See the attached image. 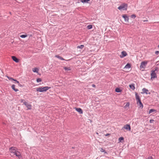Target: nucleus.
Returning a JSON list of instances; mask_svg holds the SVG:
<instances>
[{
	"mask_svg": "<svg viewBox=\"0 0 159 159\" xmlns=\"http://www.w3.org/2000/svg\"><path fill=\"white\" fill-rule=\"evenodd\" d=\"M158 70V68L157 67H156L155 68V69L154 70H155V71H157Z\"/></svg>",
	"mask_w": 159,
	"mask_h": 159,
	"instance_id": "nucleus-37",
	"label": "nucleus"
},
{
	"mask_svg": "<svg viewBox=\"0 0 159 159\" xmlns=\"http://www.w3.org/2000/svg\"><path fill=\"white\" fill-rule=\"evenodd\" d=\"M75 109L80 114H82L83 113V110L81 108L75 107Z\"/></svg>",
	"mask_w": 159,
	"mask_h": 159,
	"instance_id": "nucleus-10",
	"label": "nucleus"
},
{
	"mask_svg": "<svg viewBox=\"0 0 159 159\" xmlns=\"http://www.w3.org/2000/svg\"><path fill=\"white\" fill-rule=\"evenodd\" d=\"M14 81H16L18 84H19V82L16 79H14Z\"/></svg>",
	"mask_w": 159,
	"mask_h": 159,
	"instance_id": "nucleus-36",
	"label": "nucleus"
},
{
	"mask_svg": "<svg viewBox=\"0 0 159 159\" xmlns=\"http://www.w3.org/2000/svg\"><path fill=\"white\" fill-rule=\"evenodd\" d=\"M27 35L26 34H22L20 36V37L22 38H25L27 37Z\"/></svg>",
	"mask_w": 159,
	"mask_h": 159,
	"instance_id": "nucleus-26",
	"label": "nucleus"
},
{
	"mask_svg": "<svg viewBox=\"0 0 159 159\" xmlns=\"http://www.w3.org/2000/svg\"><path fill=\"white\" fill-rule=\"evenodd\" d=\"M152 157H148V159H152Z\"/></svg>",
	"mask_w": 159,
	"mask_h": 159,
	"instance_id": "nucleus-40",
	"label": "nucleus"
},
{
	"mask_svg": "<svg viewBox=\"0 0 159 159\" xmlns=\"http://www.w3.org/2000/svg\"><path fill=\"white\" fill-rule=\"evenodd\" d=\"M39 69L38 68H35L33 69V71L34 72L37 73L38 72Z\"/></svg>",
	"mask_w": 159,
	"mask_h": 159,
	"instance_id": "nucleus-23",
	"label": "nucleus"
},
{
	"mask_svg": "<svg viewBox=\"0 0 159 159\" xmlns=\"http://www.w3.org/2000/svg\"><path fill=\"white\" fill-rule=\"evenodd\" d=\"M157 111L156 110L152 109L150 110L149 111V114H150L151 113L153 112H156Z\"/></svg>",
	"mask_w": 159,
	"mask_h": 159,
	"instance_id": "nucleus-19",
	"label": "nucleus"
},
{
	"mask_svg": "<svg viewBox=\"0 0 159 159\" xmlns=\"http://www.w3.org/2000/svg\"><path fill=\"white\" fill-rule=\"evenodd\" d=\"M55 57L61 60H66L62 57L59 56L58 55H56Z\"/></svg>",
	"mask_w": 159,
	"mask_h": 159,
	"instance_id": "nucleus-16",
	"label": "nucleus"
},
{
	"mask_svg": "<svg viewBox=\"0 0 159 159\" xmlns=\"http://www.w3.org/2000/svg\"><path fill=\"white\" fill-rule=\"evenodd\" d=\"M137 100V104L138 103H139L141 102V100L140 98L139 99H138Z\"/></svg>",
	"mask_w": 159,
	"mask_h": 159,
	"instance_id": "nucleus-32",
	"label": "nucleus"
},
{
	"mask_svg": "<svg viewBox=\"0 0 159 159\" xmlns=\"http://www.w3.org/2000/svg\"><path fill=\"white\" fill-rule=\"evenodd\" d=\"M131 66L130 64L129 63H128L125 66L124 68H129L131 67Z\"/></svg>",
	"mask_w": 159,
	"mask_h": 159,
	"instance_id": "nucleus-15",
	"label": "nucleus"
},
{
	"mask_svg": "<svg viewBox=\"0 0 159 159\" xmlns=\"http://www.w3.org/2000/svg\"><path fill=\"white\" fill-rule=\"evenodd\" d=\"M92 86L93 87H96V85L94 84H93L92 85Z\"/></svg>",
	"mask_w": 159,
	"mask_h": 159,
	"instance_id": "nucleus-43",
	"label": "nucleus"
},
{
	"mask_svg": "<svg viewBox=\"0 0 159 159\" xmlns=\"http://www.w3.org/2000/svg\"><path fill=\"white\" fill-rule=\"evenodd\" d=\"M129 86L130 88L133 90H134L135 89L134 84H130Z\"/></svg>",
	"mask_w": 159,
	"mask_h": 159,
	"instance_id": "nucleus-13",
	"label": "nucleus"
},
{
	"mask_svg": "<svg viewBox=\"0 0 159 159\" xmlns=\"http://www.w3.org/2000/svg\"><path fill=\"white\" fill-rule=\"evenodd\" d=\"M84 47V46L83 45H80V46H78L77 47V48H81V49H82V48H83Z\"/></svg>",
	"mask_w": 159,
	"mask_h": 159,
	"instance_id": "nucleus-28",
	"label": "nucleus"
},
{
	"mask_svg": "<svg viewBox=\"0 0 159 159\" xmlns=\"http://www.w3.org/2000/svg\"><path fill=\"white\" fill-rule=\"evenodd\" d=\"M90 0H81V1L82 2L84 3L88 2Z\"/></svg>",
	"mask_w": 159,
	"mask_h": 159,
	"instance_id": "nucleus-24",
	"label": "nucleus"
},
{
	"mask_svg": "<svg viewBox=\"0 0 159 159\" xmlns=\"http://www.w3.org/2000/svg\"><path fill=\"white\" fill-rule=\"evenodd\" d=\"M151 80H152L153 79L157 77V75L156 73L155 72V70H152L151 74Z\"/></svg>",
	"mask_w": 159,
	"mask_h": 159,
	"instance_id": "nucleus-4",
	"label": "nucleus"
},
{
	"mask_svg": "<svg viewBox=\"0 0 159 159\" xmlns=\"http://www.w3.org/2000/svg\"><path fill=\"white\" fill-rule=\"evenodd\" d=\"M96 134H98V133H97H97H96Z\"/></svg>",
	"mask_w": 159,
	"mask_h": 159,
	"instance_id": "nucleus-45",
	"label": "nucleus"
},
{
	"mask_svg": "<svg viewBox=\"0 0 159 159\" xmlns=\"http://www.w3.org/2000/svg\"><path fill=\"white\" fill-rule=\"evenodd\" d=\"M142 91H143V92L141 93L142 94H143L144 93H146V94H148V93L149 94H150V93H148V90L147 89H145V88H143L142 89Z\"/></svg>",
	"mask_w": 159,
	"mask_h": 159,
	"instance_id": "nucleus-11",
	"label": "nucleus"
},
{
	"mask_svg": "<svg viewBox=\"0 0 159 159\" xmlns=\"http://www.w3.org/2000/svg\"><path fill=\"white\" fill-rule=\"evenodd\" d=\"M64 69L65 70H67V71H69V70H71V69L70 67H67L66 66L64 67Z\"/></svg>",
	"mask_w": 159,
	"mask_h": 159,
	"instance_id": "nucleus-18",
	"label": "nucleus"
},
{
	"mask_svg": "<svg viewBox=\"0 0 159 159\" xmlns=\"http://www.w3.org/2000/svg\"><path fill=\"white\" fill-rule=\"evenodd\" d=\"M12 60L15 62L16 63H18L19 61V60L18 58H17L16 57L14 56H12Z\"/></svg>",
	"mask_w": 159,
	"mask_h": 159,
	"instance_id": "nucleus-12",
	"label": "nucleus"
},
{
	"mask_svg": "<svg viewBox=\"0 0 159 159\" xmlns=\"http://www.w3.org/2000/svg\"><path fill=\"white\" fill-rule=\"evenodd\" d=\"M15 85L14 84H12L11 86L12 89L15 92H17L18 91V89L15 88Z\"/></svg>",
	"mask_w": 159,
	"mask_h": 159,
	"instance_id": "nucleus-14",
	"label": "nucleus"
},
{
	"mask_svg": "<svg viewBox=\"0 0 159 159\" xmlns=\"http://www.w3.org/2000/svg\"><path fill=\"white\" fill-rule=\"evenodd\" d=\"M51 87L45 86L43 87H39L38 88H37L36 90L37 91H39L40 92H46L49 89H51Z\"/></svg>",
	"mask_w": 159,
	"mask_h": 159,
	"instance_id": "nucleus-2",
	"label": "nucleus"
},
{
	"mask_svg": "<svg viewBox=\"0 0 159 159\" xmlns=\"http://www.w3.org/2000/svg\"><path fill=\"white\" fill-rule=\"evenodd\" d=\"M137 100V104L138 103H139L141 102V100L140 98L139 99H138Z\"/></svg>",
	"mask_w": 159,
	"mask_h": 159,
	"instance_id": "nucleus-33",
	"label": "nucleus"
},
{
	"mask_svg": "<svg viewBox=\"0 0 159 159\" xmlns=\"http://www.w3.org/2000/svg\"><path fill=\"white\" fill-rule=\"evenodd\" d=\"M17 150L16 147H11L9 148V151L11 153H13L14 155L18 157L19 159H20L22 158L20 152L17 151Z\"/></svg>",
	"mask_w": 159,
	"mask_h": 159,
	"instance_id": "nucleus-1",
	"label": "nucleus"
},
{
	"mask_svg": "<svg viewBox=\"0 0 159 159\" xmlns=\"http://www.w3.org/2000/svg\"><path fill=\"white\" fill-rule=\"evenodd\" d=\"M20 100L21 101V102H23V103H24V102H25V100L24 99H21Z\"/></svg>",
	"mask_w": 159,
	"mask_h": 159,
	"instance_id": "nucleus-38",
	"label": "nucleus"
},
{
	"mask_svg": "<svg viewBox=\"0 0 159 159\" xmlns=\"http://www.w3.org/2000/svg\"><path fill=\"white\" fill-rule=\"evenodd\" d=\"M110 135V134L107 133V134H105V136H108V135Z\"/></svg>",
	"mask_w": 159,
	"mask_h": 159,
	"instance_id": "nucleus-41",
	"label": "nucleus"
},
{
	"mask_svg": "<svg viewBox=\"0 0 159 159\" xmlns=\"http://www.w3.org/2000/svg\"><path fill=\"white\" fill-rule=\"evenodd\" d=\"M92 25H89L87 26V28L88 29H90L92 28Z\"/></svg>",
	"mask_w": 159,
	"mask_h": 159,
	"instance_id": "nucleus-25",
	"label": "nucleus"
},
{
	"mask_svg": "<svg viewBox=\"0 0 159 159\" xmlns=\"http://www.w3.org/2000/svg\"><path fill=\"white\" fill-rule=\"evenodd\" d=\"M147 63L148 62L147 61H144L142 62L140 66V68H145Z\"/></svg>",
	"mask_w": 159,
	"mask_h": 159,
	"instance_id": "nucleus-5",
	"label": "nucleus"
},
{
	"mask_svg": "<svg viewBox=\"0 0 159 159\" xmlns=\"http://www.w3.org/2000/svg\"><path fill=\"white\" fill-rule=\"evenodd\" d=\"M154 121V120L153 119H151L150 120V123H152Z\"/></svg>",
	"mask_w": 159,
	"mask_h": 159,
	"instance_id": "nucleus-35",
	"label": "nucleus"
},
{
	"mask_svg": "<svg viewBox=\"0 0 159 159\" xmlns=\"http://www.w3.org/2000/svg\"><path fill=\"white\" fill-rule=\"evenodd\" d=\"M128 4L125 3H123L118 7V9L119 10H123L126 11L127 10Z\"/></svg>",
	"mask_w": 159,
	"mask_h": 159,
	"instance_id": "nucleus-3",
	"label": "nucleus"
},
{
	"mask_svg": "<svg viewBox=\"0 0 159 159\" xmlns=\"http://www.w3.org/2000/svg\"><path fill=\"white\" fill-rule=\"evenodd\" d=\"M100 151L101 152H103L104 153H106V154H107V152L103 148H101L100 149Z\"/></svg>",
	"mask_w": 159,
	"mask_h": 159,
	"instance_id": "nucleus-20",
	"label": "nucleus"
},
{
	"mask_svg": "<svg viewBox=\"0 0 159 159\" xmlns=\"http://www.w3.org/2000/svg\"><path fill=\"white\" fill-rule=\"evenodd\" d=\"M129 102H128L126 103V105L125 106H129Z\"/></svg>",
	"mask_w": 159,
	"mask_h": 159,
	"instance_id": "nucleus-39",
	"label": "nucleus"
},
{
	"mask_svg": "<svg viewBox=\"0 0 159 159\" xmlns=\"http://www.w3.org/2000/svg\"><path fill=\"white\" fill-rule=\"evenodd\" d=\"M122 17L124 19L125 22L129 21V17L126 14H123L122 15Z\"/></svg>",
	"mask_w": 159,
	"mask_h": 159,
	"instance_id": "nucleus-8",
	"label": "nucleus"
},
{
	"mask_svg": "<svg viewBox=\"0 0 159 159\" xmlns=\"http://www.w3.org/2000/svg\"><path fill=\"white\" fill-rule=\"evenodd\" d=\"M127 55L126 52L125 51H123L121 52V54L120 55V57L121 58H123Z\"/></svg>",
	"mask_w": 159,
	"mask_h": 159,
	"instance_id": "nucleus-7",
	"label": "nucleus"
},
{
	"mask_svg": "<svg viewBox=\"0 0 159 159\" xmlns=\"http://www.w3.org/2000/svg\"><path fill=\"white\" fill-rule=\"evenodd\" d=\"M148 20H144L143 21H144V22H148Z\"/></svg>",
	"mask_w": 159,
	"mask_h": 159,
	"instance_id": "nucleus-44",
	"label": "nucleus"
},
{
	"mask_svg": "<svg viewBox=\"0 0 159 159\" xmlns=\"http://www.w3.org/2000/svg\"><path fill=\"white\" fill-rule=\"evenodd\" d=\"M23 104L26 106V107L28 108V109H31V105L28 104L27 102H24Z\"/></svg>",
	"mask_w": 159,
	"mask_h": 159,
	"instance_id": "nucleus-6",
	"label": "nucleus"
},
{
	"mask_svg": "<svg viewBox=\"0 0 159 159\" xmlns=\"http://www.w3.org/2000/svg\"><path fill=\"white\" fill-rule=\"evenodd\" d=\"M18 85L20 87H22V85L20 84L19 83V84H18Z\"/></svg>",
	"mask_w": 159,
	"mask_h": 159,
	"instance_id": "nucleus-42",
	"label": "nucleus"
},
{
	"mask_svg": "<svg viewBox=\"0 0 159 159\" xmlns=\"http://www.w3.org/2000/svg\"><path fill=\"white\" fill-rule=\"evenodd\" d=\"M155 53L156 55H158L159 54V51H156L155 52Z\"/></svg>",
	"mask_w": 159,
	"mask_h": 159,
	"instance_id": "nucleus-34",
	"label": "nucleus"
},
{
	"mask_svg": "<svg viewBox=\"0 0 159 159\" xmlns=\"http://www.w3.org/2000/svg\"><path fill=\"white\" fill-rule=\"evenodd\" d=\"M131 17L133 18H135L136 17V15L134 14H133L131 15Z\"/></svg>",
	"mask_w": 159,
	"mask_h": 159,
	"instance_id": "nucleus-31",
	"label": "nucleus"
},
{
	"mask_svg": "<svg viewBox=\"0 0 159 159\" xmlns=\"http://www.w3.org/2000/svg\"><path fill=\"white\" fill-rule=\"evenodd\" d=\"M7 78L9 79V80H12L13 81L14 80V79L13 78H11V77H10L8 76H7Z\"/></svg>",
	"mask_w": 159,
	"mask_h": 159,
	"instance_id": "nucleus-30",
	"label": "nucleus"
},
{
	"mask_svg": "<svg viewBox=\"0 0 159 159\" xmlns=\"http://www.w3.org/2000/svg\"><path fill=\"white\" fill-rule=\"evenodd\" d=\"M123 128L129 131L131 129V127L130 125L128 124L125 125V126Z\"/></svg>",
	"mask_w": 159,
	"mask_h": 159,
	"instance_id": "nucleus-9",
	"label": "nucleus"
},
{
	"mask_svg": "<svg viewBox=\"0 0 159 159\" xmlns=\"http://www.w3.org/2000/svg\"><path fill=\"white\" fill-rule=\"evenodd\" d=\"M124 140V138L123 137H120L119 138V140L121 142H122V141H123Z\"/></svg>",
	"mask_w": 159,
	"mask_h": 159,
	"instance_id": "nucleus-27",
	"label": "nucleus"
},
{
	"mask_svg": "<svg viewBox=\"0 0 159 159\" xmlns=\"http://www.w3.org/2000/svg\"><path fill=\"white\" fill-rule=\"evenodd\" d=\"M115 91L117 93H120L121 91V90L119 88L116 89Z\"/></svg>",
	"mask_w": 159,
	"mask_h": 159,
	"instance_id": "nucleus-22",
	"label": "nucleus"
},
{
	"mask_svg": "<svg viewBox=\"0 0 159 159\" xmlns=\"http://www.w3.org/2000/svg\"><path fill=\"white\" fill-rule=\"evenodd\" d=\"M135 97L136 100H137L138 99H140V97L138 95V94L137 93H135Z\"/></svg>",
	"mask_w": 159,
	"mask_h": 159,
	"instance_id": "nucleus-21",
	"label": "nucleus"
},
{
	"mask_svg": "<svg viewBox=\"0 0 159 159\" xmlns=\"http://www.w3.org/2000/svg\"><path fill=\"white\" fill-rule=\"evenodd\" d=\"M36 81L37 82L39 83L42 81V80L40 78H38L36 80Z\"/></svg>",
	"mask_w": 159,
	"mask_h": 159,
	"instance_id": "nucleus-29",
	"label": "nucleus"
},
{
	"mask_svg": "<svg viewBox=\"0 0 159 159\" xmlns=\"http://www.w3.org/2000/svg\"><path fill=\"white\" fill-rule=\"evenodd\" d=\"M10 14H11V12H10Z\"/></svg>",
	"mask_w": 159,
	"mask_h": 159,
	"instance_id": "nucleus-46",
	"label": "nucleus"
},
{
	"mask_svg": "<svg viewBox=\"0 0 159 159\" xmlns=\"http://www.w3.org/2000/svg\"><path fill=\"white\" fill-rule=\"evenodd\" d=\"M137 104L138 105V106H139L140 108H143V105L141 102Z\"/></svg>",
	"mask_w": 159,
	"mask_h": 159,
	"instance_id": "nucleus-17",
	"label": "nucleus"
},
{
	"mask_svg": "<svg viewBox=\"0 0 159 159\" xmlns=\"http://www.w3.org/2000/svg\"><path fill=\"white\" fill-rule=\"evenodd\" d=\"M158 47L159 48V45H158Z\"/></svg>",
	"mask_w": 159,
	"mask_h": 159,
	"instance_id": "nucleus-47",
	"label": "nucleus"
}]
</instances>
